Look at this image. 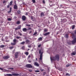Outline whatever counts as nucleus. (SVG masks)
<instances>
[{
	"label": "nucleus",
	"instance_id": "30",
	"mask_svg": "<svg viewBox=\"0 0 76 76\" xmlns=\"http://www.w3.org/2000/svg\"><path fill=\"white\" fill-rule=\"evenodd\" d=\"M48 31V30L47 29H45L44 30V32H47Z\"/></svg>",
	"mask_w": 76,
	"mask_h": 76
},
{
	"label": "nucleus",
	"instance_id": "20",
	"mask_svg": "<svg viewBox=\"0 0 76 76\" xmlns=\"http://www.w3.org/2000/svg\"><path fill=\"white\" fill-rule=\"evenodd\" d=\"M72 44H75V43L76 42L75 41L74 39H73V40L72 41Z\"/></svg>",
	"mask_w": 76,
	"mask_h": 76
},
{
	"label": "nucleus",
	"instance_id": "1",
	"mask_svg": "<svg viewBox=\"0 0 76 76\" xmlns=\"http://www.w3.org/2000/svg\"><path fill=\"white\" fill-rule=\"evenodd\" d=\"M50 59L51 61H55L56 60L57 61H59L60 60V56L58 54H57L55 56V57H50Z\"/></svg>",
	"mask_w": 76,
	"mask_h": 76
},
{
	"label": "nucleus",
	"instance_id": "62",
	"mask_svg": "<svg viewBox=\"0 0 76 76\" xmlns=\"http://www.w3.org/2000/svg\"><path fill=\"white\" fill-rule=\"evenodd\" d=\"M32 32L31 31H30L29 32L30 34H31V33Z\"/></svg>",
	"mask_w": 76,
	"mask_h": 76
},
{
	"label": "nucleus",
	"instance_id": "55",
	"mask_svg": "<svg viewBox=\"0 0 76 76\" xmlns=\"http://www.w3.org/2000/svg\"><path fill=\"white\" fill-rule=\"evenodd\" d=\"M15 29L16 30H18V28H15Z\"/></svg>",
	"mask_w": 76,
	"mask_h": 76
},
{
	"label": "nucleus",
	"instance_id": "58",
	"mask_svg": "<svg viewBox=\"0 0 76 76\" xmlns=\"http://www.w3.org/2000/svg\"><path fill=\"white\" fill-rule=\"evenodd\" d=\"M40 70L41 71H43V70L42 69H40Z\"/></svg>",
	"mask_w": 76,
	"mask_h": 76
},
{
	"label": "nucleus",
	"instance_id": "21",
	"mask_svg": "<svg viewBox=\"0 0 76 76\" xmlns=\"http://www.w3.org/2000/svg\"><path fill=\"white\" fill-rule=\"evenodd\" d=\"M25 44V42H23L20 43V44H21L22 45H24Z\"/></svg>",
	"mask_w": 76,
	"mask_h": 76
},
{
	"label": "nucleus",
	"instance_id": "64",
	"mask_svg": "<svg viewBox=\"0 0 76 76\" xmlns=\"http://www.w3.org/2000/svg\"><path fill=\"white\" fill-rule=\"evenodd\" d=\"M29 71L31 72H32V70H29Z\"/></svg>",
	"mask_w": 76,
	"mask_h": 76
},
{
	"label": "nucleus",
	"instance_id": "33",
	"mask_svg": "<svg viewBox=\"0 0 76 76\" xmlns=\"http://www.w3.org/2000/svg\"><path fill=\"white\" fill-rule=\"evenodd\" d=\"M12 19H11V18H9L8 19V21H10Z\"/></svg>",
	"mask_w": 76,
	"mask_h": 76
},
{
	"label": "nucleus",
	"instance_id": "43",
	"mask_svg": "<svg viewBox=\"0 0 76 76\" xmlns=\"http://www.w3.org/2000/svg\"><path fill=\"white\" fill-rule=\"evenodd\" d=\"M11 12H12V11H10V10L8 12V13H11Z\"/></svg>",
	"mask_w": 76,
	"mask_h": 76
},
{
	"label": "nucleus",
	"instance_id": "14",
	"mask_svg": "<svg viewBox=\"0 0 76 76\" xmlns=\"http://www.w3.org/2000/svg\"><path fill=\"white\" fill-rule=\"evenodd\" d=\"M26 67H32L31 64H27L26 65Z\"/></svg>",
	"mask_w": 76,
	"mask_h": 76
},
{
	"label": "nucleus",
	"instance_id": "37",
	"mask_svg": "<svg viewBox=\"0 0 76 76\" xmlns=\"http://www.w3.org/2000/svg\"><path fill=\"white\" fill-rule=\"evenodd\" d=\"M16 38H17V39H19V38H20V37L17 36L16 37Z\"/></svg>",
	"mask_w": 76,
	"mask_h": 76
},
{
	"label": "nucleus",
	"instance_id": "13",
	"mask_svg": "<svg viewBox=\"0 0 76 76\" xmlns=\"http://www.w3.org/2000/svg\"><path fill=\"white\" fill-rule=\"evenodd\" d=\"M23 32H26V31H27V29L26 28H23Z\"/></svg>",
	"mask_w": 76,
	"mask_h": 76
},
{
	"label": "nucleus",
	"instance_id": "31",
	"mask_svg": "<svg viewBox=\"0 0 76 76\" xmlns=\"http://www.w3.org/2000/svg\"><path fill=\"white\" fill-rule=\"evenodd\" d=\"M58 70H60V71H61V70H62V68L61 67H60L59 68H58Z\"/></svg>",
	"mask_w": 76,
	"mask_h": 76
},
{
	"label": "nucleus",
	"instance_id": "44",
	"mask_svg": "<svg viewBox=\"0 0 76 76\" xmlns=\"http://www.w3.org/2000/svg\"><path fill=\"white\" fill-rule=\"evenodd\" d=\"M35 72H39V70H36V71H35Z\"/></svg>",
	"mask_w": 76,
	"mask_h": 76
},
{
	"label": "nucleus",
	"instance_id": "27",
	"mask_svg": "<svg viewBox=\"0 0 76 76\" xmlns=\"http://www.w3.org/2000/svg\"><path fill=\"white\" fill-rule=\"evenodd\" d=\"M18 14H20V10H18L17 11Z\"/></svg>",
	"mask_w": 76,
	"mask_h": 76
},
{
	"label": "nucleus",
	"instance_id": "46",
	"mask_svg": "<svg viewBox=\"0 0 76 76\" xmlns=\"http://www.w3.org/2000/svg\"><path fill=\"white\" fill-rule=\"evenodd\" d=\"M42 2L44 3V4H45V1L44 0H43L42 1Z\"/></svg>",
	"mask_w": 76,
	"mask_h": 76
},
{
	"label": "nucleus",
	"instance_id": "29",
	"mask_svg": "<svg viewBox=\"0 0 76 76\" xmlns=\"http://www.w3.org/2000/svg\"><path fill=\"white\" fill-rule=\"evenodd\" d=\"M12 3H13V1H11L10 3V5L11 6L12 4Z\"/></svg>",
	"mask_w": 76,
	"mask_h": 76
},
{
	"label": "nucleus",
	"instance_id": "16",
	"mask_svg": "<svg viewBox=\"0 0 76 76\" xmlns=\"http://www.w3.org/2000/svg\"><path fill=\"white\" fill-rule=\"evenodd\" d=\"M18 29H21V25H19L18 26Z\"/></svg>",
	"mask_w": 76,
	"mask_h": 76
},
{
	"label": "nucleus",
	"instance_id": "51",
	"mask_svg": "<svg viewBox=\"0 0 76 76\" xmlns=\"http://www.w3.org/2000/svg\"><path fill=\"white\" fill-rule=\"evenodd\" d=\"M74 34H75V35H76V30H75L74 31Z\"/></svg>",
	"mask_w": 76,
	"mask_h": 76
},
{
	"label": "nucleus",
	"instance_id": "41",
	"mask_svg": "<svg viewBox=\"0 0 76 76\" xmlns=\"http://www.w3.org/2000/svg\"><path fill=\"white\" fill-rule=\"evenodd\" d=\"M31 27H29L28 29V30H31Z\"/></svg>",
	"mask_w": 76,
	"mask_h": 76
},
{
	"label": "nucleus",
	"instance_id": "52",
	"mask_svg": "<svg viewBox=\"0 0 76 76\" xmlns=\"http://www.w3.org/2000/svg\"><path fill=\"white\" fill-rule=\"evenodd\" d=\"M12 7H10V10L12 11Z\"/></svg>",
	"mask_w": 76,
	"mask_h": 76
},
{
	"label": "nucleus",
	"instance_id": "32",
	"mask_svg": "<svg viewBox=\"0 0 76 76\" xmlns=\"http://www.w3.org/2000/svg\"><path fill=\"white\" fill-rule=\"evenodd\" d=\"M37 34V32H35L33 34V35H36Z\"/></svg>",
	"mask_w": 76,
	"mask_h": 76
},
{
	"label": "nucleus",
	"instance_id": "35",
	"mask_svg": "<svg viewBox=\"0 0 76 76\" xmlns=\"http://www.w3.org/2000/svg\"><path fill=\"white\" fill-rule=\"evenodd\" d=\"M28 48H31V47H32V46H31V45H28Z\"/></svg>",
	"mask_w": 76,
	"mask_h": 76
},
{
	"label": "nucleus",
	"instance_id": "56",
	"mask_svg": "<svg viewBox=\"0 0 76 76\" xmlns=\"http://www.w3.org/2000/svg\"><path fill=\"white\" fill-rule=\"evenodd\" d=\"M31 57V56L30 55L28 56V58H30Z\"/></svg>",
	"mask_w": 76,
	"mask_h": 76
},
{
	"label": "nucleus",
	"instance_id": "19",
	"mask_svg": "<svg viewBox=\"0 0 76 76\" xmlns=\"http://www.w3.org/2000/svg\"><path fill=\"white\" fill-rule=\"evenodd\" d=\"M72 37L73 38H75V34L74 33H72Z\"/></svg>",
	"mask_w": 76,
	"mask_h": 76
},
{
	"label": "nucleus",
	"instance_id": "2",
	"mask_svg": "<svg viewBox=\"0 0 76 76\" xmlns=\"http://www.w3.org/2000/svg\"><path fill=\"white\" fill-rule=\"evenodd\" d=\"M39 54H40V56L39 60H42V54H43V52L42 51V50L41 49L39 50Z\"/></svg>",
	"mask_w": 76,
	"mask_h": 76
},
{
	"label": "nucleus",
	"instance_id": "4",
	"mask_svg": "<svg viewBox=\"0 0 76 76\" xmlns=\"http://www.w3.org/2000/svg\"><path fill=\"white\" fill-rule=\"evenodd\" d=\"M7 76H20V75L19 74H7Z\"/></svg>",
	"mask_w": 76,
	"mask_h": 76
},
{
	"label": "nucleus",
	"instance_id": "15",
	"mask_svg": "<svg viewBox=\"0 0 76 76\" xmlns=\"http://www.w3.org/2000/svg\"><path fill=\"white\" fill-rule=\"evenodd\" d=\"M16 23L17 25H19V24H20V21H18L16 22Z\"/></svg>",
	"mask_w": 76,
	"mask_h": 76
},
{
	"label": "nucleus",
	"instance_id": "10",
	"mask_svg": "<svg viewBox=\"0 0 76 76\" xmlns=\"http://www.w3.org/2000/svg\"><path fill=\"white\" fill-rule=\"evenodd\" d=\"M14 9H18V6L16 5H15L14 6Z\"/></svg>",
	"mask_w": 76,
	"mask_h": 76
},
{
	"label": "nucleus",
	"instance_id": "24",
	"mask_svg": "<svg viewBox=\"0 0 76 76\" xmlns=\"http://www.w3.org/2000/svg\"><path fill=\"white\" fill-rule=\"evenodd\" d=\"M70 66H72V64H68L66 65V67H69Z\"/></svg>",
	"mask_w": 76,
	"mask_h": 76
},
{
	"label": "nucleus",
	"instance_id": "60",
	"mask_svg": "<svg viewBox=\"0 0 76 76\" xmlns=\"http://www.w3.org/2000/svg\"><path fill=\"white\" fill-rule=\"evenodd\" d=\"M60 7H62V6H63V5L62 4L60 5Z\"/></svg>",
	"mask_w": 76,
	"mask_h": 76
},
{
	"label": "nucleus",
	"instance_id": "63",
	"mask_svg": "<svg viewBox=\"0 0 76 76\" xmlns=\"http://www.w3.org/2000/svg\"><path fill=\"white\" fill-rule=\"evenodd\" d=\"M36 61H37V58H36Z\"/></svg>",
	"mask_w": 76,
	"mask_h": 76
},
{
	"label": "nucleus",
	"instance_id": "48",
	"mask_svg": "<svg viewBox=\"0 0 76 76\" xmlns=\"http://www.w3.org/2000/svg\"><path fill=\"white\" fill-rule=\"evenodd\" d=\"M10 6V5H9V4L7 7V8H9V7H10V6Z\"/></svg>",
	"mask_w": 76,
	"mask_h": 76
},
{
	"label": "nucleus",
	"instance_id": "54",
	"mask_svg": "<svg viewBox=\"0 0 76 76\" xmlns=\"http://www.w3.org/2000/svg\"><path fill=\"white\" fill-rule=\"evenodd\" d=\"M76 42V38H74V39H73Z\"/></svg>",
	"mask_w": 76,
	"mask_h": 76
},
{
	"label": "nucleus",
	"instance_id": "61",
	"mask_svg": "<svg viewBox=\"0 0 76 76\" xmlns=\"http://www.w3.org/2000/svg\"><path fill=\"white\" fill-rule=\"evenodd\" d=\"M28 67V68H31V67Z\"/></svg>",
	"mask_w": 76,
	"mask_h": 76
},
{
	"label": "nucleus",
	"instance_id": "7",
	"mask_svg": "<svg viewBox=\"0 0 76 76\" xmlns=\"http://www.w3.org/2000/svg\"><path fill=\"white\" fill-rule=\"evenodd\" d=\"M9 58V56H5L3 57V58L4 59H8V58Z\"/></svg>",
	"mask_w": 76,
	"mask_h": 76
},
{
	"label": "nucleus",
	"instance_id": "6",
	"mask_svg": "<svg viewBox=\"0 0 76 76\" xmlns=\"http://www.w3.org/2000/svg\"><path fill=\"white\" fill-rule=\"evenodd\" d=\"M19 54V52H17L15 54V58H17L18 57V55Z\"/></svg>",
	"mask_w": 76,
	"mask_h": 76
},
{
	"label": "nucleus",
	"instance_id": "59",
	"mask_svg": "<svg viewBox=\"0 0 76 76\" xmlns=\"http://www.w3.org/2000/svg\"><path fill=\"white\" fill-rule=\"evenodd\" d=\"M46 73V72H44L43 73V75H45Z\"/></svg>",
	"mask_w": 76,
	"mask_h": 76
},
{
	"label": "nucleus",
	"instance_id": "42",
	"mask_svg": "<svg viewBox=\"0 0 76 76\" xmlns=\"http://www.w3.org/2000/svg\"><path fill=\"white\" fill-rule=\"evenodd\" d=\"M26 26H27L30 27V26H31V25L30 24H27L26 25Z\"/></svg>",
	"mask_w": 76,
	"mask_h": 76
},
{
	"label": "nucleus",
	"instance_id": "45",
	"mask_svg": "<svg viewBox=\"0 0 76 76\" xmlns=\"http://www.w3.org/2000/svg\"><path fill=\"white\" fill-rule=\"evenodd\" d=\"M66 76H70V74H69V73H67L66 74Z\"/></svg>",
	"mask_w": 76,
	"mask_h": 76
},
{
	"label": "nucleus",
	"instance_id": "53",
	"mask_svg": "<svg viewBox=\"0 0 76 76\" xmlns=\"http://www.w3.org/2000/svg\"><path fill=\"white\" fill-rule=\"evenodd\" d=\"M0 69L1 70H3V69L0 68Z\"/></svg>",
	"mask_w": 76,
	"mask_h": 76
},
{
	"label": "nucleus",
	"instance_id": "57",
	"mask_svg": "<svg viewBox=\"0 0 76 76\" xmlns=\"http://www.w3.org/2000/svg\"><path fill=\"white\" fill-rule=\"evenodd\" d=\"M10 70H13V68H10Z\"/></svg>",
	"mask_w": 76,
	"mask_h": 76
},
{
	"label": "nucleus",
	"instance_id": "36",
	"mask_svg": "<svg viewBox=\"0 0 76 76\" xmlns=\"http://www.w3.org/2000/svg\"><path fill=\"white\" fill-rule=\"evenodd\" d=\"M65 38H68V34H66L65 35Z\"/></svg>",
	"mask_w": 76,
	"mask_h": 76
},
{
	"label": "nucleus",
	"instance_id": "40",
	"mask_svg": "<svg viewBox=\"0 0 76 76\" xmlns=\"http://www.w3.org/2000/svg\"><path fill=\"white\" fill-rule=\"evenodd\" d=\"M25 46H23L22 47V49L23 50H25Z\"/></svg>",
	"mask_w": 76,
	"mask_h": 76
},
{
	"label": "nucleus",
	"instance_id": "17",
	"mask_svg": "<svg viewBox=\"0 0 76 76\" xmlns=\"http://www.w3.org/2000/svg\"><path fill=\"white\" fill-rule=\"evenodd\" d=\"M72 29H75V25H73V26H72Z\"/></svg>",
	"mask_w": 76,
	"mask_h": 76
},
{
	"label": "nucleus",
	"instance_id": "47",
	"mask_svg": "<svg viewBox=\"0 0 76 76\" xmlns=\"http://www.w3.org/2000/svg\"><path fill=\"white\" fill-rule=\"evenodd\" d=\"M19 34L20 35V36H22V34L20 33H19Z\"/></svg>",
	"mask_w": 76,
	"mask_h": 76
},
{
	"label": "nucleus",
	"instance_id": "9",
	"mask_svg": "<svg viewBox=\"0 0 76 76\" xmlns=\"http://www.w3.org/2000/svg\"><path fill=\"white\" fill-rule=\"evenodd\" d=\"M34 66H37V67H39V64L37 62H34Z\"/></svg>",
	"mask_w": 76,
	"mask_h": 76
},
{
	"label": "nucleus",
	"instance_id": "3",
	"mask_svg": "<svg viewBox=\"0 0 76 76\" xmlns=\"http://www.w3.org/2000/svg\"><path fill=\"white\" fill-rule=\"evenodd\" d=\"M18 41L16 39H14L13 40V42L14 43L12 42L11 44L12 45H16V42H18Z\"/></svg>",
	"mask_w": 76,
	"mask_h": 76
},
{
	"label": "nucleus",
	"instance_id": "23",
	"mask_svg": "<svg viewBox=\"0 0 76 76\" xmlns=\"http://www.w3.org/2000/svg\"><path fill=\"white\" fill-rule=\"evenodd\" d=\"M39 41H42V38L41 37H40L38 39Z\"/></svg>",
	"mask_w": 76,
	"mask_h": 76
},
{
	"label": "nucleus",
	"instance_id": "38",
	"mask_svg": "<svg viewBox=\"0 0 76 76\" xmlns=\"http://www.w3.org/2000/svg\"><path fill=\"white\" fill-rule=\"evenodd\" d=\"M41 44L39 45H38V48H40L41 47Z\"/></svg>",
	"mask_w": 76,
	"mask_h": 76
},
{
	"label": "nucleus",
	"instance_id": "25",
	"mask_svg": "<svg viewBox=\"0 0 76 76\" xmlns=\"http://www.w3.org/2000/svg\"><path fill=\"white\" fill-rule=\"evenodd\" d=\"M14 48V47L13 46H11L9 47L10 50H12Z\"/></svg>",
	"mask_w": 76,
	"mask_h": 76
},
{
	"label": "nucleus",
	"instance_id": "49",
	"mask_svg": "<svg viewBox=\"0 0 76 76\" xmlns=\"http://www.w3.org/2000/svg\"><path fill=\"white\" fill-rule=\"evenodd\" d=\"M28 14H29V13L28 12H26V15H28Z\"/></svg>",
	"mask_w": 76,
	"mask_h": 76
},
{
	"label": "nucleus",
	"instance_id": "50",
	"mask_svg": "<svg viewBox=\"0 0 76 76\" xmlns=\"http://www.w3.org/2000/svg\"><path fill=\"white\" fill-rule=\"evenodd\" d=\"M31 19L32 20V19H34V18L32 16H31Z\"/></svg>",
	"mask_w": 76,
	"mask_h": 76
},
{
	"label": "nucleus",
	"instance_id": "5",
	"mask_svg": "<svg viewBox=\"0 0 76 76\" xmlns=\"http://www.w3.org/2000/svg\"><path fill=\"white\" fill-rule=\"evenodd\" d=\"M25 42L26 44H31V41H30V40L27 39L26 40Z\"/></svg>",
	"mask_w": 76,
	"mask_h": 76
},
{
	"label": "nucleus",
	"instance_id": "34",
	"mask_svg": "<svg viewBox=\"0 0 76 76\" xmlns=\"http://www.w3.org/2000/svg\"><path fill=\"white\" fill-rule=\"evenodd\" d=\"M7 1L6 2V1L4 0V1H3V3L4 4V3H7Z\"/></svg>",
	"mask_w": 76,
	"mask_h": 76
},
{
	"label": "nucleus",
	"instance_id": "18",
	"mask_svg": "<svg viewBox=\"0 0 76 76\" xmlns=\"http://www.w3.org/2000/svg\"><path fill=\"white\" fill-rule=\"evenodd\" d=\"M25 54L26 56H28L29 54V53L28 52H26L25 53Z\"/></svg>",
	"mask_w": 76,
	"mask_h": 76
},
{
	"label": "nucleus",
	"instance_id": "26",
	"mask_svg": "<svg viewBox=\"0 0 76 76\" xmlns=\"http://www.w3.org/2000/svg\"><path fill=\"white\" fill-rule=\"evenodd\" d=\"M65 22H66V19H64L62 21V22H63V23H64Z\"/></svg>",
	"mask_w": 76,
	"mask_h": 76
},
{
	"label": "nucleus",
	"instance_id": "22",
	"mask_svg": "<svg viewBox=\"0 0 76 76\" xmlns=\"http://www.w3.org/2000/svg\"><path fill=\"white\" fill-rule=\"evenodd\" d=\"M71 55H72V56H75V54H76V52H73L71 53Z\"/></svg>",
	"mask_w": 76,
	"mask_h": 76
},
{
	"label": "nucleus",
	"instance_id": "8",
	"mask_svg": "<svg viewBox=\"0 0 76 76\" xmlns=\"http://www.w3.org/2000/svg\"><path fill=\"white\" fill-rule=\"evenodd\" d=\"M26 18L25 15H23L22 16V19L23 20H26Z\"/></svg>",
	"mask_w": 76,
	"mask_h": 76
},
{
	"label": "nucleus",
	"instance_id": "12",
	"mask_svg": "<svg viewBox=\"0 0 76 76\" xmlns=\"http://www.w3.org/2000/svg\"><path fill=\"white\" fill-rule=\"evenodd\" d=\"M50 34V32H48L46 33H45L44 34V35L45 36H47V35H49V34Z\"/></svg>",
	"mask_w": 76,
	"mask_h": 76
},
{
	"label": "nucleus",
	"instance_id": "11",
	"mask_svg": "<svg viewBox=\"0 0 76 76\" xmlns=\"http://www.w3.org/2000/svg\"><path fill=\"white\" fill-rule=\"evenodd\" d=\"M45 16V15L44 14V12H42L41 13L40 16H41V17L42 16Z\"/></svg>",
	"mask_w": 76,
	"mask_h": 76
},
{
	"label": "nucleus",
	"instance_id": "28",
	"mask_svg": "<svg viewBox=\"0 0 76 76\" xmlns=\"http://www.w3.org/2000/svg\"><path fill=\"white\" fill-rule=\"evenodd\" d=\"M0 48H4V45H1L0 46Z\"/></svg>",
	"mask_w": 76,
	"mask_h": 76
},
{
	"label": "nucleus",
	"instance_id": "39",
	"mask_svg": "<svg viewBox=\"0 0 76 76\" xmlns=\"http://www.w3.org/2000/svg\"><path fill=\"white\" fill-rule=\"evenodd\" d=\"M32 1L34 3H35V0H32Z\"/></svg>",
	"mask_w": 76,
	"mask_h": 76
}]
</instances>
